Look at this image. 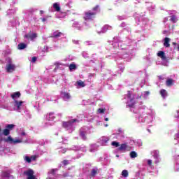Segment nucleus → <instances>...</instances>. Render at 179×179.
<instances>
[{
  "label": "nucleus",
  "mask_w": 179,
  "mask_h": 179,
  "mask_svg": "<svg viewBox=\"0 0 179 179\" xmlns=\"http://www.w3.org/2000/svg\"><path fill=\"white\" fill-rule=\"evenodd\" d=\"M170 22L172 23H177L178 22V18H177V16L176 15H173L170 17Z\"/></svg>",
  "instance_id": "18"
},
{
  "label": "nucleus",
  "mask_w": 179,
  "mask_h": 179,
  "mask_svg": "<svg viewBox=\"0 0 179 179\" xmlns=\"http://www.w3.org/2000/svg\"><path fill=\"white\" fill-rule=\"evenodd\" d=\"M68 176V175H65V177H67Z\"/></svg>",
  "instance_id": "46"
},
{
  "label": "nucleus",
  "mask_w": 179,
  "mask_h": 179,
  "mask_svg": "<svg viewBox=\"0 0 179 179\" xmlns=\"http://www.w3.org/2000/svg\"><path fill=\"white\" fill-rule=\"evenodd\" d=\"M106 111V109H103V108H99L97 110V112L99 113V114H104Z\"/></svg>",
  "instance_id": "32"
},
{
  "label": "nucleus",
  "mask_w": 179,
  "mask_h": 179,
  "mask_svg": "<svg viewBox=\"0 0 179 179\" xmlns=\"http://www.w3.org/2000/svg\"><path fill=\"white\" fill-rule=\"evenodd\" d=\"M6 72L10 73V72H13V71H15V65L13 64H7L6 67Z\"/></svg>",
  "instance_id": "12"
},
{
  "label": "nucleus",
  "mask_w": 179,
  "mask_h": 179,
  "mask_svg": "<svg viewBox=\"0 0 179 179\" xmlns=\"http://www.w3.org/2000/svg\"><path fill=\"white\" fill-rule=\"evenodd\" d=\"M69 71H71V72H72V71L76 69V64H71L69 66Z\"/></svg>",
  "instance_id": "23"
},
{
  "label": "nucleus",
  "mask_w": 179,
  "mask_h": 179,
  "mask_svg": "<svg viewBox=\"0 0 179 179\" xmlns=\"http://www.w3.org/2000/svg\"><path fill=\"white\" fill-rule=\"evenodd\" d=\"M15 128V124H7L6 128L2 131V128L0 127V136L4 135V136H8L10 134V131Z\"/></svg>",
  "instance_id": "1"
},
{
  "label": "nucleus",
  "mask_w": 179,
  "mask_h": 179,
  "mask_svg": "<svg viewBox=\"0 0 179 179\" xmlns=\"http://www.w3.org/2000/svg\"><path fill=\"white\" fill-rule=\"evenodd\" d=\"M0 43H1V38H0Z\"/></svg>",
  "instance_id": "48"
},
{
  "label": "nucleus",
  "mask_w": 179,
  "mask_h": 179,
  "mask_svg": "<svg viewBox=\"0 0 179 179\" xmlns=\"http://www.w3.org/2000/svg\"><path fill=\"white\" fill-rule=\"evenodd\" d=\"M24 175L27 176V179H36L34 176V171L33 169H28L24 171Z\"/></svg>",
  "instance_id": "4"
},
{
  "label": "nucleus",
  "mask_w": 179,
  "mask_h": 179,
  "mask_svg": "<svg viewBox=\"0 0 179 179\" xmlns=\"http://www.w3.org/2000/svg\"><path fill=\"white\" fill-rule=\"evenodd\" d=\"M53 8L55 10H56V12H59V10H61V7L59 6V4H58V3H55L53 4Z\"/></svg>",
  "instance_id": "20"
},
{
  "label": "nucleus",
  "mask_w": 179,
  "mask_h": 179,
  "mask_svg": "<svg viewBox=\"0 0 179 179\" xmlns=\"http://www.w3.org/2000/svg\"><path fill=\"white\" fill-rule=\"evenodd\" d=\"M172 45H178V43H176V42H173V43H172Z\"/></svg>",
  "instance_id": "40"
},
{
  "label": "nucleus",
  "mask_w": 179,
  "mask_h": 179,
  "mask_svg": "<svg viewBox=\"0 0 179 179\" xmlns=\"http://www.w3.org/2000/svg\"><path fill=\"white\" fill-rule=\"evenodd\" d=\"M21 135L22 136H24L25 135H26V133L24 131V132H22L21 133Z\"/></svg>",
  "instance_id": "42"
},
{
  "label": "nucleus",
  "mask_w": 179,
  "mask_h": 179,
  "mask_svg": "<svg viewBox=\"0 0 179 179\" xmlns=\"http://www.w3.org/2000/svg\"><path fill=\"white\" fill-rule=\"evenodd\" d=\"M55 65H56L57 66H58V65H59V63H55Z\"/></svg>",
  "instance_id": "43"
},
{
  "label": "nucleus",
  "mask_w": 179,
  "mask_h": 179,
  "mask_svg": "<svg viewBox=\"0 0 179 179\" xmlns=\"http://www.w3.org/2000/svg\"><path fill=\"white\" fill-rule=\"evenodd\" d=\"M73 122H76V119H73L69 122H63V128H69V127H72V124H73Z\"/></svg>",
  "instance_id": "6"
},
{
  "label": "nucleus",
  "mask_w": 179,
  "mask_h": 179,
  "mask_svg": "<svg viewBox=\"0 0 179 179\" xmlns=\"http://www.w3.org/2000/svg\"><path fill=\"white\" fill-rule=\"evenodd\" d=\"M41 19L42 22H45L47 20L46 18H41Z\"/></svg>",
  "instance_id": "41"
},
{
  "label": "nucleus",
  "mask_w": 179,
  "mask_h": 179,
  "mask_svg": "<svg viewBox=\"0 0 179 179\" xmlns=\"http://www.w3.org/2000/svg\"><path fill=\"white\" fill-rule=\"evenodd\" d=\"M24 38H27V40H31V41H33V40H34V38H36L37 37V34L34 33V34H28L24 35Z\"/></svg>",
  "instance_id": "7"
},
{
  "label": "nucleus",
  "mask_w": 179,
  "mask_h": 179,
  "mask_svg": "<svg viewBox=\"0 0 179 179\" xmlns=\"http://www.w3.org/2000/svg\"><path fill=\"white\" fill-rule=\"evenodd\" d=\"M64 97L66 99H71V95H69V94H68V93H65L64 94Z\"/></svg>",
  "instance_id": "33"
},
{
  "label": "nucleus",
  "mask_w": 179,
  "mask_h": 179,
  "mask_svg": "<svg viewBox=\"0 0 179 179\" xmlns=\"http://www.w3.org/2000/svg\"><path fill=\"white\" fill-rule=\"evenodd\" d=\"M96 15H97V13L92 12V10H88L85 13L84 20H93V19H95Z\"/></svg>",
  "instance_id": "2"
},
{
  "label": "nucleus",
  "mask_w": 179,
  "mask_h": 179,
  "mask_svg": "<svg viewBox=\"0 0 179 179\" xmlns=\"http://www.w3.org/2000/svg\"><path fill=\"white\" fill-rule=\"evenodd\" d=\"M117 150H119L120 152H129V150H131V147L128 145V143H124L120 145Z\"/></svg>",
  "instance_id": "3"
},
{
  "label": "nucleus",
  "mask_w": 179,
  "mask_h": 179,
  "mask_svg": "<svg viewBox=\"0 0 179 179\" xmlns=\"http://www.w3.org/2000/svg\"><path fill=\"white\" fill-rule=\"evenodd\" d=\"M36 61H37V57H32L31 62H36Z\"/></svg>",
  "instance_id": "35"
},
{
  "label": "nucleus",
  "mask_w": 179,
  "mask_h": 179,
  "mask_svg": "<svg viewBox=\"0 0 179 179\" xmlns=\"http://www.w3.org/2000/svg\"><path fill=\"white\" fill-rule=\"evenodd\" d=\"M1 177L2 178H9V177H10V173L8 171H4L1 174Z\"/></svg>",
  "instance_id": "19"
},
{
  "label": "nucleus",
  "mask_w": 179,
  "mask_h": 179,
  "mask_svg": "<svg viewBox=\"0 0 179 179\" xmlns=\"http://www.w3.org/2000/svg\"><path fill=\"white\" fill-rule=\"evenodd\" d=\"M63 166H68L69 164V161L67 159H64L62 162Z\"/></svg>",
  "instance_id": "31"
},
{
  "label": "nucleus",
  "mask_w": 179,
  "mask_h": 179,
  "mask_svg": "<svg viewBox=\"0 0 179 179\" xmlns=\"http://www.w3.org/2000/svg\"><path fill=\"white\" fill-rule=\"evenodd\" d=\"M55 171H58L57 169H51L50 171V174H52V176H55Z\"/></svg>",
  "instance_id": "30"
},
{
  "label": "nucleus",
  "mask_w": 179,
  "mask_h": 179,
  "mask_svg": "<svg viewBox=\"0 0 179 179\" xmlns=\"http://www.w3.org/2000/svg\"><path fill=\"white\" fill-rule=\"evenodd\" d=\"M36 159H37V157H36V155H32L31 157V160H36Z\"/></svg>",
  "instance_id": "36"
},
{
  "label": "nucleus",
  "mask_w": 179,
  "mask_h": 179,
  "mask_svg": "<svg viewBox=\"0 0 179 179\" xmlns=\"http://www.w3.org/2000/svg\"><path fill=\"white\" fill-rule=\"evenodd\" d=\"M173 85H174V80H173L172 78H169L166 81V85L168 87H170L171 86H173Z\"/></svg>",
  "instance_id": "16"
},
{
  "label": "nucleus",
  "mask_w": 179,
  "mask_h": 179,
  "mask_svg": "<svg viewBox=\"0 0 179 179\" xmlns=\"http://www.w3.org/2000/svg\"><path fill=\"white\" fill-rule=\"evenodd\" d=\"M173 50H178L179 51V44H178L177 47H174Z\"/></svg>",
  "instance_id": "38"
},
{
  "label": "nucleus",
  "mask_w": 179,
  "mask_h": 179,
  "mask_svg": "<svg viewBox=\"0 0 179 179\" xmlns=\"http://www.w3.org/2000/svg\"><path fill=\"white\" fill-rule=\"evenodd\" d=\"M130 157L131 159H135V157H138V153H136V152L135 151H131L130 152Z\"/></svg>",
  "instance_id": "22"
},
{
  "label": "nucleus",
  "mask_w": 179,
  "mask_h": 179,
  "mask_svg": "<svg viewBox=\"0 0 179 179\" xmlns=\"http://www.w3.org/2000/svg\"><path fill=\"white\" fill-rule=\"evenodd\" d=\"M127 96L130 99L131 104H128L127 106L129 107V108H132L134 106H135V103L134 102V98H132V93H131V91L127 92Z\"/></svg>",
  "instance_id": "5"
},
{
  "label": "nucleus",
  "mask_w": 179,
  "mask_h": 179,
  "mask_svg": "<svg viewBox=\"0 0 179 179\" xmlns=\"http://www.w3.org/2000/svg\"><path fill=\"white\" fill-rule=\"evenodd\" d=\"M105 121H108V117H106V118H105Z\"/></svg>",
  "instance_id": "44"
},
{
  "label": "nucleus",
  "mask_w": 179,
  "mask_h": 179,
  "mask_svg": "<svg viewBox=\"0 0 179 179\" xmlns=\"http://www.w3.org/2000/svg\"><path fill=\"white\" fill-rule=\"evenodd\" d=\"M14 103V107H16L15 110L19 111V110H20V107H22V104H23V101H19L17 100H15Z\"/></svg>",
  "instance_id": "8"
},
{
  "label": "nucleus",
  "mask_w": 179,
  "mask_h": 179,
  "mask_svg": "<svg viewBox=\"0 0 179 179\" xmlns=\"http://www.w3.org/2000/svg\"><path fill=\"white\" fill-rule=\"evenodd\" d=\"M5 142L13 143V138H12V136H9L6 139H5Z\"/></svg>",
  "instance_id": "28"
},
{
  "label": "nucleus",
  "mask_w": 179,
  "mask_h": 179,
  "mask_svg": "<svg viewBox=\"0 0 179 179\" xmlns=\"http://www.w3.org/2000/svg\"><path fill=\"white\" fill-rule=\"evenodd\" d=\"M43 13V10H41V11H40V13Z\"/></svg>",
  "instance_id": "45"
},
{
  "label": "nucleus",
  "mask_w": 179,
  "mask_h": 179,
  "mask_svg": "<svg viewBox=\"0 0 179 179\" xmlns=\"http://www.w3.org/2000/svg\"><path fill=\"white\" fill-rule=\"evenodd\" d=\"M112 146H115V148H118L120 147V143L117 142V141H113L111 143Z\"/></svg>",
  "instance_id": "26"
},
{
  "label": "nucleus",
  "mask_w": 179,
  "mask_h": 179,
  "mask_svg": "<svg viewBox=\"0 0 179 179\" xmlns=\"http://www.w3.org/2000/svg\"><path fill=\"white\" fill-rule=\"evenodd\" d=\"M20 142H22V141L19 139L13 140V143H20Z\"/></svg>",
  "instance_id": "34"
},
{
  "label": "nucleus",
  "mask_w": 179,
  "mask_h": 179,
  "mask_svg": "<svg viewBox=\"0 0 179 179\" xmlns=\"http://www.w3.org/2000/svg\"><path fill=\"white\" fill-rule=\"evenodd\" d=\"M159 94L162 96V99H166L168 96L167 91L164 89H162L159 92Z\"/></svg>",
  "instance_id": "13"
},
{
  "label": "nucleus",
  "mask_w": 179,
  "mask_h": 179,
  "mask_svg": "<svg viewBox=\"0 0 179 179\" xmlns=\"http://www.w3.org/2000/svg\"><path fill=\"white\" fill-rule=\"evenodd\" d=\"M145 94H146L147 96H149V94H150V92H149V91H145Z\"/></svg>",
  "instance_id": "39"
},
{
  "label": "nucleus",
  "mask_w": 179,
  "mask_h": 179,
  "mask_svg": "<svg viewBox=\"0 0 179 179\" xmlns=\"http://www.w3.org/2000/svg\"><path fill=\"white\" fill-rule=\"evenodd\" d=\"M106 127H108V125L106 124Z\"/></svg>",
  "instance_id": "47"
},
{
  "label": "nucleus",
  "mask_w": 179,
  "mask_h": 179,
  "mask_svg": "<svg viewBox=\"0 0 179 179\" xmlns=\"http://www.w3.org/2000/svg\"><path fill=\"white\" fill-rule=\"evenodd\" d=\"M171 39H170V38H167L166 37L164 38V47H166V48H169L170 47V41Z\"/></svg>",
  "instance_id": "15"
},
{
  "label": "nucleus",
  "mask_w": 179,
  "mask_h": 179,
  "mask_svg": "<svg viewBox=\"0 0 179 179\" xmlns=\"http://www.w3.org/2000/svg\"><path fill=\"white\" fill-rule=\"evenodd\" d=\"M122 177L127 178L129 176V173H128V171L127 170L124 169L122 171Z\"/></svg>",
  "instance_id": "24"
},
{
  "label": "nucleus",
  "mask_w": 179,
  "mask_h": 179,
  "mask_svg": "<svg viewBox=\"0 0 179 179\" xmlns=\"http://www.w3.org/2000/svg\"><path fill=\"white\" fill-rule=\"evenodd\" d=\"M77 85L78 86H81V87H85V86H86V85H85V83L82 80L78 81Z\"/></svg>",
  "instance_id": "25"
},
{
  "label": "nucleus",
  "mask_w": 179,
  "mask_h": 179,
  "mask_svg": "<svg viewBox=\"0 0 179 179\" xmlns=\"http://www.w3.org/2000/svg\"><path fill=\"white\" fill-rule=\"evenodd\" d=\"M92 10L94 11V12H97V11H100V6H99V5H96V6H95L93 8H92Z\"/></svg>",
  "instance_id": "27"
},
{
  "label": "nucleus",
  "mask_w": 179,
  "mask_h": 179,
  "mask_svg": "<svg viewBox=\"0 0 179 179\" xmlns=\"http://www.w3.org/2000/svg\"><path fill=\"white\" fill-rule=\"evenodd\" d=\"M148 166H152V161L150 159L148 160Z\"/></svg>",
  "instance_id": "37"
},
{
  "label": "nucleus",
  "mask_w": 179,
  "mask_h": 179,
  "mask_svg": "<svg viewBox=\"0 0 179 179\" xmlns=\"http://www.w3.org/2000/svg\"><path fill=\"white\" fill-rule=\"evenodd\" d=\"M24 160H26L27 163H31V158L30 157L26 156Z\"/></svg>",
  "instance_id": "29"
},
{
  "label": "nucleus",
  "mask_w": 179,
  "mask_h": 179,
  "mask_svg": "<svg viewBox=\"0 0 179 179\" xmlns=\"http://www.w3.org/2000/svg\"><path fill=\"white\" fill-rule=\"evenodd\" d=\"M61 36H62V34L61 32H58V31H56L53 32V34L51 37L52 38H58V37H61Z\"/></svg>",
  "instance_id": "17"
},
{
  "label": "nucleus",
  "mask_w": 179,
  "mask_h": 179,
  "mask_svg": "<svg viewBox=\"0 0 179 179\" xmlns=\"http://www.w3.org/2000/svg\"><path fill=\"white\" fill-rule=\"evenodd\" d=\"M97 174H99V169L94 168L91 171L90 177V178H93L96 177V176H97Z\"/></svg>",
  "instance_id": "9"
},
{
  "label": "nucleus",
  "mask_w": 179,
  "mask_h": 179,
  "mask_svg": "<svg viewBox=\"0 0 179 179\" xmlns=\"http://www.w3.org/2000/svg\"><path fill=\"white\" fill-rule=\"evenodd\" d=\"M157 57H159L162 61H166L167 59V57L166 56V54L163 51H159L157 54Z\"/></svg>",
  "instance_id": "10"
},
{
  "label": "nucleus",
  "mask_w": 179,
  "mask_h": 179,
  "mask_svg": "<svg viewBox=\"0 0 179 179\" xmlns=\"http://www.w3.org/2000/svg\"><path fill=\"white\" fill-rule=\"evenodd\" d=\"M80 136L83 141H87V133L86 131L80 130Z\"/></svg>",
  "instance_id": "11"
},
{
  "label": "nucleus",
  "mask_w": 179,
  "mask_h": 179,
  "mask_svg": "<svg viewBox=\"0 0 179 179\" xmlns=\"http://www.w3.org/2000/svg\"><path fill=\"white\" fill-rule=\"evenodd\" d=\"M27 47L26 43H22L18 44V50H24Z\"/></svg>",
  "instance_id": "21"
},
{
  "label": "nucleus",
  "mask_w": 179,
  "mask_h": 179,
  "mask_svg": "<svg viewBox=\"0 0 179 179\" xmlns=\"http://www.w3.org/2000/svg\"><path fill=\"white\" fill-rule=\"evenodd\" d=\"M22 96V94H20V92H15L13 94H11V98L13 100H15V99H19Z\"/></svg>",
  "instance_id": "14"
}]
</instances>
